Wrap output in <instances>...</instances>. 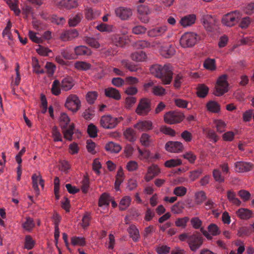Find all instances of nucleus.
Returning a JSON list of instances; mask_svg holds the SVG:
<instances>
[{"label": "nucleus", "mask_w": 254, "mask_h": 254, "mask_svg": "<svg viewBox=\"0 0 254 254\" xmlns=\"http://www.w3.org/2000/svg\"><path fill=\"white\" fill-rule=\"evenodd\" d=\"M62 131L64 135V137L67 140L71 141L72 139V135L73 134V130L74 129V124H71L69 126L68 128H62Z\"/></svg>", "instance_id": "b1692460"}, {"label": "nucleus", "mask_w": 254, "mask_h": 254, "mask_svg": "<svg viewBox=\"0 0 254 254\" xmlns=\"http://www.w3.org/2000/svg\"><path fill=\"white\" fill-rule=\"evenodd\" d=\"M78 33L76 29H71L63 32L61 35V39L63 41H70L77 37Z\"/></svg>", "instance_id": "2eb2a0df"}, {"label": "nucleus", "mask_w": 254, "mask_h": 254, "mask_svg": "<svg viewBox=\"0 0 254 254\" xmlns=\"http://www.w3.org/2000/svg\"><path fill=\"white\" fill-rule=\"evenodd\" d=\"M184 118L185 116L182 113L177 111H169L164 116L165 122L170 125L179 123L184 120Z\"/></svg>", "instance_id": "423d86ee"}, {"label": "nucleus", "mask_w": 254, "mask_h": 254, "mask_svg": "<svg viewBox=\"0 0 254 254\" xmlns=\"http://www.w3.org/2000/svg\"><path fill=\"white\" fill-rule=\"evenodd\" d=\"M253 166L252 163L244 161H238L235 163V170L239 173L250 171L253 169Z\"/></svg>", "instance_id": "9d476101"}, {"label": "nucleus", "mask_w": 254, "mask_h": 254, "mask_svg": "<svg viewBox=\"0 0 254 254\" xmlns=\"http://www.w3.org/2000/svg\"><path fill=\"white\" fill-rule=\"evenodd\" d=\"M131 198L129 196H125L120 201L119 208L121 210H125L129 206Z\"/></svg>", "instance_id": "79ce46f5"}, {"label": "nucleus", "mask_w": 254, "mask_h": 254, "mask_svg": "<svg viewBox=\"0 0 254 254\" xmlns=\"http://www.w3.org/2000/svg\"><path fill=\"white\" fill-rule=\"evenodd\" d=\"M98 94L95 91L89 92L86 96V98L87 102L90 104L94 103V101L97 99Z\"/></svg>", "instance_id": "603ef678"}, {"label": "nucleus", "mask_w": 254, "mask_h": 254, "mask_svg": "<svg viewBox=\"0 0 254 254\" xmlns=\"http://www.w3.org/2000/svg\"><path fill=\"white\" fill-rule=\"evenodd\" d=\"M61 88L65 91L70 90L74 85L73 79L70 77L64 78L61 82Z\"/></svg>", "instance_id": "6ab92c4d"}, {"label": "nucleus", "mask_w": 254, "mask_h": 254, "mask_svg": "<svg viewBox=\"0 0 254 254\" xmlns=\"http://www.w3.org/2000/svg\"><path fill=\"white\" fill-rule=\"evenodd\" d=\"M35 226L33 219L30 217H26V221L22 224L23 228L26 231H30Z\"/></svg>", "instance_id": "ea45409f"}, {"label": "nucleus", "mask_w": 254, "mask_h": 254, "mask_svg": "<svg viewBox=\"0 0 254 254\" xmlns=\"http://www.w3.org/2000/svg\"><path fill=\"white\" fill-rule=\"evenodd\" d=\"M123 120L122 117L116 118L111 115H104L101 118L100 123L105 129H113Z\"/></svg>", "instance_id": "f03ea898"}, {"label": "nucleus", "mask_w": 254, "mask_h": 254, "mask_svg": "<svg viewBox=\"0 0 254 254\" xmlns=\"http://www.w3.org/2000/svg\"><path fill=\"white\" fill-rule=\"evenodd\" d=\"M61 84L60 82L56 79L55 80L52 85L51 91L53 94L56 96L59 95L61 93Z\"/></svg>", "instance_id": "f704fd0d"}, {"label": "nucleus", "mask_w": 254, "mask_h": 254, "mask_svg": "<svg viewBox=\"0 0 254 254\" xmlns=\"http://www.w3.org/2000/svg\"><path fill=\"white\" fill-rule=\"evenodd\" d=\"M150 71L155 77L160 78L163 84H169L173 79V71L170 64H154L150 68Z\"/></svg>", "instance_id": "f257e3e1"}, {"label": "nucleus", "mask_w": 254, "mask_h": 254, "mask_svg": "<svg viewBox=\"0 0 254 254\" xmlns=\"http://www.w3.org/2000/svg\"><path fill=\"white\" fill-rule=\"evenodd\" d=\"M96 29L102 32H112L115 31V27L112 25L101 23L96 26Z\"/></svg>", "instance_id": "c756f323"}, {"label": "nucleus", "mask_w": 254, "mask_h": 254, "mask_svg": "<svg viewBox=\"0 0 254 254\" xmlns=\"http://www.w3.org/2000/svg\"><path fill=\"white\" fill-rule=\"evenodd\" d=\"M42 179L40 174H34L32 176L33 186L35 190H39L38 188V183Z\"/></svg>", "instance_id": "5fc2aeb1"}, {"label": "nucleus", "mask_w": 254, "mask_h": 254, "mask_svg": "<svg viewBox=\"0 0 254 254\" xmlns=\"http://www.w3.org/2000/svg\"><path fill=\"white\" fill-rule=\"evenodd\" d=\"M74 52L77 56H89L91 54L90 49L84 46H79L75 47Z\"/></svg>", "instance_id": "412c9836"}, {"label": "nucleus", "mask_w": 254, "mask_h": 254, "mask_svg": "<svg viewBox=\"0 0 254 254\" xmlns=\"http://www.w3.org/2000/svg\"><path fill=\"white\" fill-rule=\"evenodd\" d=\"M241 18V15L239 12L233 11L224 15L221 22L224 25L232 27L237 23Z\"/></svg>", "instance_id": "39448f33"}, {"label": "nucleus", "mask_w": 254, "mask_h": 254, "mask_svg": "<svg viewBox=\"0 0 254 254\" xmlns=\"http://www.w3.org/2000/svg\"><path fill=\"white\" fill-rule=\"evenodd\" d=\"M87 132L91 137H95L97 135V127L93 124H90L88 125Z\"/></svg>", "instance_id": "4d7b16f0"}, {"label": "nucleus", "mask_w": 254, "mask_h": 254, "mask_svg": "<svg viewBox=\"0 0 254 254\" xmlns=\"http://www.w3.org/2000/svg\"><path fill=\"white\" fill-rule=\"evenodd\" d=\"M35 245V242L32 237L27 235L25 237L24 248L27 250L32 249Z\"/></svg>", "instance_id": "864d4df0"}, {"label": "nucleus", "mask_w": 254, "mask_h": 254, "mask_svg": "<svg viewBox=\"0 0 254 254\" xmlns=\"http://www.w3.org/2000/svg\"><path fill=\"white\" fill-rule=\"evenodd\" d=\"M122 65L128 69L130 71H135L137 70L136 66L127 60H124L121 61Z\"/></svg>", "instance_id": "a18cd8bd"}, {"label": "nucleus", "mask_w": 254, "mask_h": 254, "mask_svg": "<svg viewBox=\"0 0 254 254\" xmlns=\"http://www.w3.org/2000/svg\"><path fill=\"white\" fill-rule=\"evenodd\" d=\"M29 36L30 39L35 43L39 44L43 42L42 38L41 37H37L36 33L32 31H29Z\"/></svg>", "instance_id": "0e129e2a"}, {"label": "nucleus", "mask_w": 254, "mask_h": 254, "mask_svg": "<svg viewBox=\"0 0 254 254\" xmlns=\"http://www.w3.org/2000/svg\"><path fill=\"white\" fill-rule=\"evenodd\" d=\"M124 135L130 142H134L136 139V133L132 128L128 127L124 131Z\"/></svg>", "instance_id": "4be33fe9"}, {"label": "nucleus", "mask_w": 254, "mask_h": 254, "mask_svg": "<svg viewBox=\"0 0 254 254\" xmlns=\"http://www.w3.org/2000/svg\"><path fill=\"white\" fill-rule=\"evenodd\" d=\"M126 39L119 35H114L112 38L113 43L118 47H123L126 43Z\"/></svg>", "instance_id": "4c0bfd02"}, {"label": "nucleus", "mask_w": 254, "mask_h": 254, "mask_svg": "<svg viewBox=\"0 0 254 254\" xmlns=\"http://www.w3.org/2000/svg\"><path fill=\"white\" fill-rule=\"evenodd\" d=\"M160 173V170L158 166L155 164H153L148 167L144 179L146 182H149L154 177L158 176Z\"/></svg>", "instance_id": "9b49d317"}, {"label": "nucleus", "mask_w": 254, "mask_h": 254, "mask_svg": "<svg viewBox=\"0 0 254 254\" xmlns=\"http://www.w3.org/2000/svg\"><path fill=\"white\" fill-rule=\"evenodd\" d=\"M130 237L132 238L134 242H137L139 238V234L138 230L135 226L133 225H130L127 229Z\"/></svg>", "instance_id": "bb28decb"}, {"label": "nucleus", "mask_w": 254, "mask_h": 254, "mask_svg": "<svg viewBox=\"0 0 254 254\" xmlns=\"http://www.w3.org/2000/svg\"><path fill=\"white\" fill-rule=\"evenodd\" d=\"M203 23L204 27L208 30H210L215 23V19L212 16L207 15L204 17Z\"/></svg>", "instance_id": "c85d7f7f"}, {"label": "nucleus", "mask_w": 254, "mask_h": 254, "mask_svg": "<svg viewBox=\"0 0 254 254\" xmlns=\"http://www.w3.org/2000/svg\"><path fill=\"white\" fill-rule=\"evenodd\" d=\"M203 238L199 233H194L190 235L187 243L191 251L195 252L202 245Z\"/></svg>", "instance_id": "20e7f679"}, {"label": "nucleus", "mask_w": 254, "mask_h": 254, "mask_svg": "<svg viewBox=\"0 0 254 254\" xmlns=\"http://www.w3.org/2000/svg\"><path fill=\"white\" fill-rule=\"evenodd\" d=\"M181 164H182V161L178 159H172L166 161L165 163V166L168 168L174 167Z\"/></svg>", "instance_id": "09e8293b"}, {"label": "nucleus", "mask_w": 254, "mask_h": 254, "mask_svg": "<svg viewBox=\"0 0 254 254\" xmlns=\"http://www.w3.org/2000/svg\"><path fill=\"white\" fill-rule=\"evenodd\" d=\"M165 148L168 151L177 153L183 150V145L178 141H169L166 143Z\"/></svg>", "instance_id": "f8f14e48"}, {"label": "nucleus", "mask_w": 254, "mask_h": 254, "mask_svg": "<svg viewBox=\"0 0 254 254\" xmlns=\"http://www.w3.org/2000/svg\"><path fill=\"white\" fill-rule=\"evenodd\" d=\"M65 106L72 112H76L80 107V101L76 95L71 94L67 98Z\"/></svg>", "instance_id": "1a4fd4ad"}, {"label": "nucleus", "mask_w": 254, "mask_h": 254, "mask_svg": "<svg viewBox=\"0 0 254 254\" xmlns=\"http://www.w3.org/2000/svg\"><path fill=\"white\" fill-rule=\"evenodd\" d=\"M82 17V14L80 13L71 16L68 20L69 25L72 27L76 26L80 22Z\"/></svg>", "instance_id": "7c9ffc66"}, {"label": "nucleus", "mask_w": 254, "mask_h": 254, "mask_svg": "<svg viewBox=\"0 0 254 254\" xmlns=\"http://www.w3.org/2000/svg\"><path fill=\"white\" fill-rule=\"evenodd\" d=\"M74 67L77 70L85 71L90 69L91 65L85 62L77 61L75 63Z\"/></svg>", "instance_id": "473e14b6"}, {"label": "nucleus", "mask_w": 254, "mask_h": 254, "mask_svg": "<svg viewBox=\"0 0 254 254\" xmlns=\"http://www.w3.org/2000/svg\"><path fill=\"white\" fill-rule=\"evenodd\" d=\"M115 13L117 16L122 20L128 19L132 14L131 10L130 8L120 7L116 9Z\"/></svg>", "instance_id": "ddd939ff"}, {"label": "nucleus", "mask_w": 254, "mask_h": 254, "mask_svg": "<svg viewBox=\"0 0 254 254\" xmlns=\"http://www.w3.org/2000/svg\"><path fill=\"white\" fill-rule=\"evenodd\" d=\"M195 201L197 204L202 203L206 199L204 191H197L195 194Z\"/></svg>", "instance_id": "c03bdc74"}, {"label": "nucleus", "mask_w": 254, "mask_h": 254, "mask_svg": "<svg viewBox=\"0 0 254 254\" xmlns=\"http://www.w3.org/2000/svg\"><path fill=\"white\" fill-rule=\"evenodd\" d=\"M252 234V231L249 227H242L238 231V235L239 237L249 236Z\"/></svg>", "instance_id": "49530a36"}, {"label": "nucleus", "mask_w": 254, "mask_h": 254, "mask_svg": "<svg viewBox=\"0 0 254 254\" xmlns=\"http://www.w3.org/2000/svg\"><path fill=\"white\" fill-rule=\"evenodd\" d=\"M198 36L194 33H186L182 36L180 44L184 48L191 47L197 42Z\"/></svg>", "instance_id": "0eeeda50"}, {"label": "nucleus", "mask_w": 254, "mask_h": 254, "mask_svg": "<svg viewBox=\"0 0 254 254\" xmlns=\"http://www.w3.org/2000/svg\"><path fill=\"white\" fill-rule=\"evenodd\" d=\"M229 83L227 81V75L223 74L217 79L214 91V94L220 96L228 91Z\"/></svg>", "instance_id": "7ed1b4c3"}, {"label": "nucleus", "mask_w": 254, "mask_h": 254, "mask_svg": "<svg viewBox=\"0 0 254 254\" xmlns=\"http://www.w3.org/2000/svg\"><path fill=\"white\" fill-rule=\"evenodd\" d=\"M170 248L167 246H161L156 249L157 253L158 254H168L170 252Z\"/></svg>", "instance_id": "774afa93"}, {"label": "nucleus", "mask_w": 254, "mask_h": 254, "mask_svg": "<svg viewBox=\"0 0 254 254\" xmlns=\"http://www.w3.org/2000/svg\"><path fill=\"white\" fill-rule=\"evenodd\" d=\"M189 220L190 218L188 217L179 218L176 219L175 221V225L177 227L185 228L187 226V223L189 221Z\"/></svg>", "instance_id": "8fccbe9b"}, {"label": "nucleus", "mask_w": 254, "mask_h": 254, "mask_svg": "<svg viewBox=\"0 0 254 254\" xmlns=\"http://www.w3.org/2000/svg\"><path fill=\"white\" fill-rule=\"evenodd\" d=\"M227 197L229 201L233 204L237 206L240 205L241 202L238 198L235 197V194H234V191H228Z\"/></svg>", "instance_id": "de8ad7c7"}, {"label": "nucleus", "mask_w": 254, "mask_h": 254, "mask_svg": "<svg viewBox=\"0 0 254 254\" xmlns=\"http://www.w3.org/2000/svg\"><path fill=\"white\" fill-rule=\"evenodd\" d=\"M111 200L112 197L109 194L104 192L101 195L99 199L98 205L100 207H102L103 205L108 206Z\"/></svg>", "instance_id": "a878e982"}, {"label": "nucleus", "mask_w": 254, "mask_h": 254, "mask_svg": "<svg viewBox=\"0 0 254 254\" xmlns=\"http://www.w3.org/2000/svg\"><path fill=\"white\" fill-rule=\"evenodd\" d=\"M206 107L208 111L213 113H217L220 110L219 104L215 101H209Z\"/></svg>", "instance_id": "c9c22d12"}, {"label": "nucleus", "mask_w": 254, "mask_h": 254, "mask_svg": "<svg viewBox=\"0 0 254 254\" xmlns=\"http://www.w3.org/2000/svg\"><path fill=\"white\" fill-rule=\"evenodd\" d=\"M84 41L92 47L98 48L100 46L99 42L95 38L86 37L85 38Z\"/></svg>", "instance_id": "3c124183"}, {"label": "nucleus", "mask_w": 254, "mask_h": 254, "mask_svg": "<svg viewBox=\"0 0 254 254\" xmlns=\"http://www.w3.org/2000/svg\"><path fill=\"white\" fill-rule=\"evenodd\" d=\"M203 170L201 168H197L190 172L189 176L190 179L191 181H194L197 179L202 173Z\"/></svg>", "instance_id": "13d9d810"}, {"label": "nucleus", "mask_w": 254, "mask_h": 254, "mask_svg": "<svg viewBox=\"0 0 254 254\" xmlns=\"http://www.w3.org/2000/svg\"><path fill=\"white\" fill-rule=\"evenodd\" d=\"M39 48L36 49L37 52L42 56H48L49 53L52 52L51 50L41 45H38Z\"/></svg>", "instance_id": "338daca9"}, {"label": "nucleus", "mask_w": 254, "mask_h": 254, "mask_svg": "<svg viewBox=\"0 0 254 254\" xmlns=\"http://www.w3.org/2000/svg\"><path fill=\"white\" fill-rule=\"evenodd\" d=\"M151 110V100L147 98L141 99L136 109V113L141 116L147 115Z\"/></svg>", "instance_id": "6e6552de"}, {"label": "nucleus", "mask_w": 254, "mask_h": 254, "mask_svg": "<svg viewBox=\"0 0 254 254\" xmlns=\"http://www.w3.org/2000/svg\"><path fill=\"white\" fill-rule=\"evenodd\" d=\"M105 94L107 97L112 98L116 100H119L121 98L119 91L113 87L105 89Z\"/></svg>", "instance_id": "a211bd4d"}, {"label": "nucleus", "mask_w": 254, "mask_h": 254, "mask_svg": "<svg viewBox=\"0 0 254 254\" xmlns=\"http://www.w3.org/2000/svg\"><path fill=\"white\" fill-rule=\"evenodd\" d=\"M252 22V19L248 16L243 18L240 23L239 26L243 29H246L250 25Z\"/></svg>", "instance_id": "bf43d9fd"}, {"label": "nucleus", "mask_w": 254, "mask_h": 254, "mask_svg": "<svg viewBox=\"0 0 254 254\" xmlns=\"http://www.w3.org/2000/svg\"><path fill=\"white\" fill-rule=\"evenodd\" d=\"M167 30L166 25L153 28L148 31V35L150 37H154L163 35Z\"/></svg>", "instance_id": "4468645a"}, {"label": "nucleus", "mask_w": 254, "mask_h": 254, "mask_svg": "<svg viewBox=\"0 0 254 254\" xmlns=\"http://www.w3.org/2000/svg\"><path fill=\"white\" fill-rule=\"evenodd\" d=\"M71 243L73 246H84L86 245V241L83 237L73 236L71 238Z\"/></svg>", "instance_id": "a19ab883"}, {"label": "nucleus", "mask_w": 254, "mask_h": 254, "mask_svg": "<svg viewBox=\"0 0 254 254\" xmlns=\"http://www.w3.org/2000/svg\"><path fill=\"white\" fill-rule=\"evenodd\" d=\"M152 92L157 96H162L165 94V89L160 86H154L152 88Z\"/></svg>", "instance_id": "052dcab7"}, {"label": "nucleus", "mask_w": 254, "mask_h": 254, "mask_svg": "<svg viewBox=\"0 0 254 254\" xmlns=\"http://www.w3.org/2000/svg\"><path fill=\"white\" fill-rule=\"evenodd\" d=\"M70 122L68 116L64 113L61 114L60 117V123L61 128H66Z\"/></svg>", "instance_id": "58836bf2"}, {"label": "nucleus", "mask_w": 254, "mask_h": 254, "mask_svg": "<svg viewBox=\"0 0 254 254\" xmlns=\"http://www.w3.org/2000/svg\"><path fill=\"white\" fill-rule=\"evenodd\" d=\"M137 10L140 15H148L151 13L148 7L143 4L139 5Z\"/></svg>", "instance_id": "680f3d73"}, {"label": "nucleus", "mask_w": 254, "mask_h": 254, "mask_svg": "<svg viewBox=\"0 0 254 254\" xmlns=\"http://www.w3.org/2000/svg\"><path fill=\"white\" fill-rule=\"evenodd\" d=\"M160 131L163 133L174 136L176 134V132L174 130L170 127L166 126H162L160 128Z\"/></svg>", "instance_id": "69168bd1"}, {"label": "nucleus", "mask_w": 254, "mask_h": 254, "mask_svg": "<svg viewBox=\"0 0 254 254\" xmlns=\"http://www.w3.org/2000/svg\"><path fill=\"white\" fill-rule=\"evenodd\" d=\"M105 148L107 151H110L111 153H118L121 150V146L118 144L113 142H110L106 144Z\"/></svg>", "instance_id": "cd10ccee"}, {"label": "nucleus", "mask_w": 254, "mask_h": 254, "mask_svg": "<svg viewBox=\"0 0 254 254\" xmlns=\"http://www.w3.org/2000/svg\"><path fill=\"white\" fill-rule=\"evenodd\" d=\"M184 81V77L181 73L177 74L175 76L174 86L176 88H179Z\"/></svg>", "instance_id": "6e6d98bb"}, {"label": "nucleus", "mask_w": 254, "mask_h": 254, "mask_svg": "<svg viewBox=\"0 0 254 254\" xmlns=\"http://www.w3.org/2000/svg\"><path fill=\"white\" fill-rule=\"evenodd\" d=\"M131 57L133 61L142 62L145 60L146 55L143 51H138L132 53Z\"/></svg>", "instance_id": "2f4dec72"}, {"label": "nucleus", "mask_w": 254, "mask_h": 254, "mask_svg": "<svg viewBox=\"0 0 254 254\" xmlns=\"http://www.w3.org/2000/svg\"><path fill=\"white\" fill-rule=\"evenodd\" d=\"M203 66L208 70H215L216 69L215 60L209 58L206 59L204 62Z\"/></svg>", "instance_id": "72a5a7b5"}, {"label": "nucleus", "mask_w": 254, "mask_h": 254, "mask_svg": "<svg viewBox=\"0 0 254 254\" xmlns=\"http://www.w3.org/2000/svg\"><path fill=\"white\" fill-rule=\"evenodd\" d=\"M134 127L139 131L149 130L152 128V123L150 121H140L135 124Z\"/></svg>", "instance_id": "dca6fc26"}, {"label": "nucleus", "mask_w": 254, "mask_h": 254, "mask_svg": "<svg viewBox=\"0 0 254 254\" xmlns=\"http://www.w3.org/2000/svg\"><path fill=\"white\" fill-rule=\"evenodd\" d=\"M237 215L242 219H248L252 215V211L246 208H240L236 212Z\"/></svg>", "instance_id": "5701e85b"}, {"label": "nucleus", "mask_w": 254, "mask_h": 254, "mask_svg": "<svg viewBox=\"0 0 254 254\" xmlns=\"http://www.w3.org/2000/svg\"><path fill=\"white\" fill-rule=\"evenodd\" d=\"M175 53V50L174 47L172 46L164 47L162 48L161 51V54L162 56L166 58H169L173 56Z\"/></svg>", "instance_id": "393cba45"}, {"label": "nucleus", "mask_w": 254, "mask_h": 254, "mask_svg": "<svg viewBox=\"0 0 254 254\" xmlns=\"http://www.w3.org/2000/svg\"><path fill=\"white\" fill-rule=\"evenodd\" d=\"M209 88L204 84L199 85L197 88V95L201 98H204L208 93Z\"/></svg>", "instance_id": "e433bc0d"}, {"label": "nucleus", "mask_w": 254, "mask_h": 254, "mask_svg": "<svg viewBox=\"0 0 254 254\" xmlns=\"http://www.w3.org/2000/svg\"><path fill=\"white\" fill-rule=\"evenodd\" d=\"M52 137L55 141H62V134L56 126H54L52 128Z\"/></svg>", "instance_id": "37998d69"}, {"label": "nucleus", "mask_w": 254, "mask_h": 254, "mask_svg": "<svg viewBox=\"0 0 254 254\" xmlns=\"http://www.w3.org/2000/svg\"><path fill=\"white\" fill-rule=\"evenodd\" d=\"M79 4V0H62L60 4L67 9H71L76 7Z\"/></svg>", "instance_id": "aec40b11"}, {"label": "nucleus", "mask_w": 254, "mask_h": 254, "mask_svg": "<svg viewBox=\"0 0 254 254\" xmlns=\"http://www.w3.org/2000/svg\"><path fill=\"white\" fill-rule=\"evenodd\" d=\"M196 16L194 14H189L183 17L180 21L182 26L185 27L189 26L194 23Z\"/></svg>", "instance_id": "f3484780"}, {"label": "nucleus", "mask_w": 254, "mask_h": 254, "mask_svg": "<svg viewBox=\"0 0 254 254\" xmlns=\"http://www.w3.org/2000/svg\"><path fill=\"white\" fill-rule=\"evenodd\" d=\"M94 114V110L91 108H89L85 110L82 114V117L86 120H89L91 119L92 117Z\"/></svg>", "instance_id": "e2e57ef3"}]
</instances>
